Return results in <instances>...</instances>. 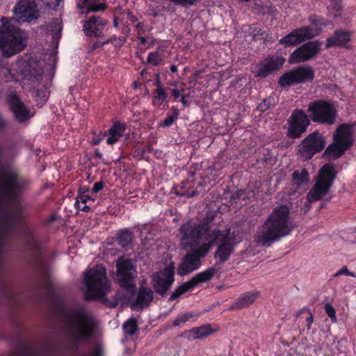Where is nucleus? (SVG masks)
<instances>
[{"label":"nucleus","mask_w":356,"mask_h":356,"mask_svg":"<svg viewBox=\"0 0 356 356\" xmlns=\"http://www.w3.org/2000/svg\"><path fill=\"white\" fill-rule=\"evenodd\" d=\"M29 181L17 171L0 165V266L6 250V239L17 223H22L27 206L22 197Z\"/></svg>","instance_id":"1"},{"label":"nucleus","mask_w":356,"mask_h":356,"mask_svg":"<svg viewBox=\"0 0 356 356\" xmlns=\"http://www.w3.org/2000/svg\"><path fill=\"white\" fill-rule=\"evenodd\" d=\"M15 17L0 20V50L4 57H10L22 51L27 44L28 34L15 24L31 22L38 17L34 0H19L13 9Z\"/></svg>","instance_id":"2"},{"label":"nucleus","mask_w":356,"mask_h":356,"mask_svg":"<svg viewBox=\"0 0 356 356\" xmlns=\"http://www.w3.org/2000/svg\"><path fill=\"white\" fill-rule=\"evenodd\" d=\"M185 232L184 243L188 245L192 241L203 240L204 244H209V249L213 243H218V249L215 253L216 257L220 259L222 262L227 261L234 251L236 243L240 241L237 238L238 232L235 229H226L220 231L216 227L209 222H202L196 225L187 222L183 225Z\"/></svg>","instance_id":"3"},{"label":"nucleus","mask_w":356,"mask_h":356,"mask_svg":"<svg viewBox=\"0 0 356 356\" xmlns=\"http://www.w3.org/2000/svg\"><path fill=\"white\" fill-rule=\"evenodd\" d=\"M17 71L22 76V85L26 90H32L35 97L44 102L48 98L47 91L48 79L44 74L43 62L35 58L19 60L11 68L8 65L0 67V76L6 81H17L13 71Z\"/></svg>","instance_id":"4"},{"label":"nucleus","mask_w":356,"mask_h":356,"mask_svg":"<svg viewBox=\"0 0 356 356\" xmlns=\"http://www.w3.org/2000/svg\"><path fill=\"white\" fill-rule=\"evenodd\" d=\"M295 229L290 216V209L286 205L275 207L261 225L255 241L263 245L286 236Z\"/></svg>","instance_id":"5"},{"label":"nucleus","mask_w":356,"mask_h":356,"mask_svg":"<svg viewBox=\"0 0 356 356\" xmlns=\"http://www.w3.org/2000/svg\"><path fill=\"white\" fill-rule=\"evenodd\" d=\"M97 322L85 309H79L70 313L65 318L64 332L72 344L87 341L94 334Z\"/></svg>","instance_id":"6"},{"label":"nucleus","mask_w":356,"mask_h":356,"mask_svg":"<svg viewBox=\"0 0 356 356\" xmlns=\"http://www.w3.org/2000/svg\"><path fill=\"white\" fill-rule=\"evenodd\" d=\"M355 131L356 121L340 124L334 131L332 142L327 146L323 154L330 159L342 156L353 145V133Z\"/></svg>","instance_id":"7"},{"label":"nucleus","mask_w":356,"mask_h":356,"mask_svg":"<svg viewBox=\"0 0 356 356\" xmlns=\"http://www.w3.org/2000/svg\"><path fill=\"white\" fill-rule=\"evenodd\" d=\"M84 283L87 299L103 300L110 291L106 269L102 265L88 269L85 273Z\"/></svg>","instance_id":"8"},{"label":"nucleus","mask_w":356,"mask_h":356,"mask_svg":"<svg viewBox=\"0 0 356 356\" xmlns=\"http://www.w3.org/2000/svg\"><path fill=\"white\" fill-rule=\"evenodd\" d=\"M182 229L183 225L179 230L181 243L185 248L192 247L193 250L191 252L186 254L182 262L179 264L177 269V274L181 276L188 275L197 269L201 265V259L204 257L209 250V244H204L203 240L200 239L198 242L191 241V243L188 245L184 244L183 238L186 233Z\"/></svg>","instance_id":"9"},{"label":"nucleus","mask_w":356,"mask_h":356,"mask_svg":"<svg viewBox=\"0 0 356 356\" xmlns=\"http://www.w3.org/2000/svg\"><path fill=\"white\" fill-rule=\"evenodd\" d=\"M334 166L327 163L323 165L316 176L315 184L307 195L309 202L318 201L325 197L336 179Z\"/></svg>","instance_id":"10"},{"label":"nucleus","mask_w":356,"mask_h":356,"mask_svg":"<svg viewBox=\"0 0 356 356\" xmlns=\"http://www.w3.org/2000/svg\"><path fill=\"white\" fill-rule=\"evenodd\" d=\"M308 112L314 122L332 125L336 122L337 111L335 106L327 102L318 100L308 105Z\"/></svg>","instance_id":"11"},{"label":"nucleus","mask_w":356,"mask_h":356,"mask_svg":"<svg viewBox=\"0 0 356 356\" xmlns=\"http://www.w3.org/2000/svg\"><path fill=\"white\" fill-rule=\"evenodd\" d=\"M325 137L318 131L310 134L299 145V153L305 160L311 159L315 154L324 149Z\"/></svg>","instance_id":"12"},{"label":"nucleus","mask_w":356,"mask_h":356,"mask_svg":"<svg viewBox=\"0 0 356 356\" xmlns=\"http://www.w3.org/2000/svg\"><path fill=\"white\" fill-rule=\"evenodd\" d=\"M321 44L322 42L318 40L310 41L302 44L290 55L289 63L296 64L314 58L320 52Z\"/></svg>","instance_id":"13"},{"label":"nucleus","mask_w":356,"mask_h":356,"mask_svg":"<svg viewBox=\"0 0 356 356\" xmlns=\"http://www.w3.org/2000/svg\"><path fill=\"white\" fill-rule=\"evenodd\" d=\"M289 128L287 134L291 138H299L307 130L310 120L304 111L295 110L288 121Z\"/></svg>","instance_id":"14"},{"label":"nucleus","mask_w":356,"mask_h":356,"mask_svg":"<svg viewBox=\"0 0 356 356\" xmlns=\"http://www.w3.org/2000/svg\"><path fill=\"white\" fill-rule=\"evenodd\" d=\"M314 77V72L311 67H299L292 70L284 75L279 80V84L282 87L312 81Z\"/></svg>","instance_id":"15"},{"label":"nucleus","mask_w":356,"mask_h":356,"mask_svg":"<svg viewBox=\"0 0 356 356\" xmlns=\"http://www.w3.org/2000/svg\"><path fill=\"white\" fill-rule=\"evenodd\" d=\"M116 278L121 286L128 288L131 286L136 268L132 260L124 257H120L116 263Z\"/></svg>","instance_id":"16"},{"label":"nucleus","mask_w":356,"mask_h":356,"mask_svg":"<svg viewBox=\"0 0 356 356\" xmlns=\"http://www.w3.org/2000/svg\"><path fill=\"white\" fill-rule=\"evenodd\" d=\"M320 33L309 26H305L293 30L285 37L280 40V43L285 46H295L298 43L311 39Z\"/></svg>","instance_id":"17"},{"label":"nucleus","mask_w":356,"mask_h":356,"mask_svg":"<svg viewBox=\"0 0 356 356\" xmlns=\"http://www.w3.org/2000/svg\"><path fill=\"white\" fill-rule=\"evenodd\" d=\"M216 272V268H210L194 276L188 282L179 286L170 296V300H175L187 291L193 289L198 284L210 280Z\"/></svg>","instance_id":"18"},{"label":"nucleus","mask_w":356,"mask_h":356,"mask_svg":"<svg viewBox=\"0 0 356 356\" xmlns=\"http://www.w3.org/2000/svg\"><path fill=\"white\" fill-rule=\"evenodd\" d=\"M174 266H168L163 271L158 272L152 276V285L155 291L164 295L174 282Z\"/></svg>","instance_id":"19"},{"label":"nucleus","mask_w":356,"mask_h":356,"mask_svg":"<svg viewBox=\"0 0 356 356\" xmlns=\"http://www.w3.org/2000/svg\"><path fill=\"white\" fill-rule=\"evenodd\" d=\"M284 63V59L281 57L266 58L254 67L252 72L255 76L264 78L271 72L278 70Z\"/></svg>","instance_id":"20"},{"label":"nucleus","mask_w":356,"mask_h":356,"mask_svg":"<svg viewBox=\"0 0 356 356\" xmlns=\"http://www.w3.org/2000/svg\"><path fill=\"white\" fill-rule=\"evenodd\" d=\"M108 22L99 16L91 17L84 22L83 28L85 34L90 37L102 38Z\"/></svg>","instance_id":"21"},{"label":"nucleus","mask_w":356,"mask_h":356,"mask_svg":"<svg viewBox=\"0 0 356 356\" xmlns=\"http://www.w3.org/2000/svg\"><path fill=\"white\" fill-rule=\"evenodd\" d=\"M7 101L10 110L17 120L22 122L33 115L15 93L11 92L8 96Z\"/></svg>","instance_id":"22"},{"label":"nucleus","mask_w":356,"mask_h":356,"mask_svg":"<svg viewBox=\"0 0 356 356\" xmlns=\"http://www.w3.org/2000/svg\"><path fill=\"white\" fill-rule=\"evenodd\" d=\"M350 32L342 30L337 31L332 36L327 38L325 47H345L350 41Z\"/></svg>","instance_id":"23"},{"label":"nucleus","mask_w":356,"mask_h":356,"mask_svg":"<svg viewBox=\"0 0 356 356\" xmlns=\"http://www.w3.org/2000/svg\"><path fill=\"white\" fill-rule=\"evenodd\" d=\"M213 330L210 325L206 324L200 327H194L188 331L184 333L185 338L190 341H194L196 339H204L209 335L211 334Z\"/></svg>","instance_id":"24"},{"label":"nucleus","mask_w":356,"mask_h":356,"mask_svg":"<svg viewBox=\"0 0 356 356\" xmlns=\"http://www.w3.org/2000/svg\"><path fill=\"white\" fill-rule=\"evenodd\" d=\"M153 300V291L145 287H140L136 300L131 305L132 309H136L138 307H144L152 302Z\"/></svg>","instance_id":"25"},{"label":"nucleus","mask_w":356,"mask_h":356,"mask_svg":"<svg viewBox=\"0 0 356 356\" xmlns=\"http://www.w3.org/2000/svg\"><path fill=\"white\" fill-rule=\"evenodd\" d=\"M259 292L250 291L243 294L230 307V309H243L251 305L259 297Z\"/></svg>","instance_id":"26"},{"label":"nucleus","mask_w":356,"mask_h":356,"mask_svg":"<svg viewBox=\"0 0 356 356\" xmlns=\"http://www.w3.org/2000/svg\"><path fill=\"white\" fill-rule=\"evenodd\" d=\"M126 130L124 124L115 122L108 130L106 143L110 145L115 144Z\"/></svg>","instance_id":"27"},{"label":"nucleus","mask_w":356,"mask_h":356,"mask_svg":"<svg viewBox=\"0 0 356 356\" xmlns=\"http://www.w3.org/2000/svg\"><path fill=\"white\" fill-rule=\"evenodd\" d=\"M24 239L25 245L29 250H37L39 248L38 242L35 236L34 232L29 228L24 232Z\"/></svg>","instance_id":"28"},{"label":"nucleus","mask_w":356,"mask_h":356,"mask_svg":"<svg viewBox=\"0 0 356 356\" xmlns=\"http://www.w3.org/2000/svg\"><path fill=\"white\" fill-rule=\"evenodd\" d=\"M292 177L294 184L298 187L307 184L309 181L308 172L305 169L295 171Z\"/></svg>","instance_id":"29"},{"label":"nucleus","mask_w":356,"mask_h":356,"mask_svg":"<svg viewBox=\"0 0 356 356\" xmlns=\"http://www.w3.org/2000/svg\"><path fill=\"white\" fill-rule=\"evenodd\" d=\"M168 94L165 92L164 88L161 86H159L154 90V95L153 97V104L154 105L160 106L165 101Z\"/></svg>","instance_id":"30"},{"label":"nucleus","mask_w":356,"mask_h":356,"mask_svg":"<svg viewBox=\"0 0 356 356\" xmlns=\"http://www.w3.org/2000/svg\"><path fill=\"white\" fill-rule=\"evenodd\" d=\"M117 240L122 248H127L132 241V234L128 230L122 231L118 234Z\"/></svg>","instance_id":"31"},{"label":"nucleus","mask_w":356,"mask_h":356,"mask_svg":"<svg viewBox=\"0 0 356 356\" xmlns=\"http://www.w3.org/2000/svg\"><path fill=\"white\" fill-rule=\"evenodd\" d=\"M147 62L154 66L163 65L165 63L163 56L159 51L149 53Z\"/></svg>","instance_id":"32"},{"label":"nucleus","mask_w":356,"mask_h":356,"mask_svg":"<svg viewBox=\"0 0 356 356\" xmlns=\"http://www.w3.org/2000/svg\"><path fill=\"white\" fill-rule=\"evenodd\" d=\"M123 328L125 333L131 335L135 334L137 330V323L136 320L130 318L124 324Z\"/></svg>","instance_id":"33"},{"label":"nucleus","mask_w":356,"mask_h":356,"mask_svg":"<svg viewBox=\"0 0 356 356\" xmlns=\"http://www.w3.org/2000/svg\"><path fill=\"white\" fill-rule=\"evenodd\" d=\"M329 9L330 12H332L333 15L337 17L340 14L342 9V4L341 0H330Z\"/></svg>","instance_id":"34"},{"label":"nucleus","mask_w":356,"mask_h":356,"mask_svg":"<svg viewBox=\"0 0 356 356\" xmlns=\"http://www.w3.org/2000/svg\"><path fill=\"white\" fill-rule=\"evenodd\" d=\"M325 310L327 316L331 318L333 323L337 322L336 312L334 308L330 303L325 305Z\"/></svg>","instance_id":"35"},{"label":"nucleus","mask_w":356,"mask_h":356,"mask_svg":"<svg viewBox=\"0 0 356 356\" xmlns=\"http://www.w3.org/2000/svg\"><path fill=\"white\" fill-rule=\"evenodd\" d=\"M342 275H347V276H350V277H356V274L355 273L350 272L348 270V267L346 266H342L339 270H338L333 275V276L334 277H339V276Z\"/></svg>","instance_id":"36"},{"label":"nucleus","mask_w":356,"mask_h":356,"mask_svg":"<svg viewBox=\"0 0 356 356\" xmlns=\"http://www.w3.org/2000/svg\"><path fill=\"white\" fill-rule=\"evenodd\" d=\"M88 6H89L86 8V13H88L91 11L97 12L99 10H104L106 8L105 5L103 3H90Z\"/></svg>","instance_id":"37"},{"label":"nucleus","mask_w":356,"mask_h":356,"mask_svg":"<svg viewBox=\"0 0 356 356\" xmlns=\"http://www.w3.org/2000/svg\"><path fill=\"white\" fill-rule=\"evenodd\" d=\"M192 316H193L192 314L190 313H187V314H184L178 316L176 318V319L174 321L173 325L175 326H178V325H181V323H185L187 321H188Z\"/></svg>","instance_id":"38"},{"label":"nucleus","mask_w":356,"mask_h":356,"mask_svg":"<svg viewBox=\"0 0 356 356\" xmlns=\"http://www.w3.org/2000/svg\"><path fill=\"white\" fill-rule=\"evenodd\" d=\"M170 1L173 2L174 3L179 4L182 6L186 7V6H192L195 3H197L201 0H170Z\"/></svg>","instance_id":"39"},{"label":"nucleus","mask_w":356,"mask_h":356,"mask_svg":"<svg viewBox=\"0 0 356 356\" xmlns=\"http://www.w3.org/2000/svg\"><path fill=\"white\" fill-rule=\"evenodd\" d=\"M89 200L94 201V199L87 195L81 194L77 197V200L74 203V205L76 206L79 205L80 204H86Z\"/></svg>","instance_id":"40"},{"label":"nucleus","mask_w":356,"mask_h":356,"mask_svg":"<svg viewBox=\"0 0 356 356\" xmlns=\"http://www.w3.org/2000/svg\"><path fill=\"white\" fill-rule=\"evenodd\" d=\"M175 119H176V118L174 116H172V115L167 117L163 120V122L162 123V126L163 127H169V126L172 125L174 123V122L175 121Z\"/></svg>","instance_id":"41"},{"label":"nucleus","mask_w":356,"mask_h":356,"mask_svg":"<svg viewBox=\"0 0 356 356\" xmlns=\"http://www.w3.org/2000/svg\"><path fill=\"white\" fill-rule=\"evenodd\" d=\"M76 6L79 9H84L90 3V0H76Z\"/></svg>","instance_id":"42"},{"label":"nucleus","mask_w":356,"mask_h":356,"mask_svg":"<svg viewBox=\"0 0 356 356\" xmlns=\"http://www.w3.org/2000/svg\"><path fill=\"white\" fill-rule=\"evenodd\" d=\"M270 103L268 99H264L263 102H261L258 108L261 111L264 112L266 109L269 108Z\"/></svg>","instance_id":"43"},{"label":"nucleus","mask_w":356,"mask_h":356,"mask_svg":"<svg viewBox=\"0 0 356 356\" xmlns=\"http://www.w3.org/2000/svg\"><path fill=\"white\" fill-rule=\"evenodd\" d=\"M104 187V184L102 182H96L94 186H93V188H92V192L95 193H98L99 191H100Z\"/></svg>","instance_id":"44"},{"label":"nucleus","mask_w":356,"mask_h":356,"mask_svg":"<svg viewBox=\"0 0 356 356\" xmlns=\"http://www.w3.org/2000/svg\"><path fill=\"white\" fill-rule=\"evenodd\" d=\"M311 22L315 26H322L327 24V22L322 18L314 19L311 20Z\"/></svg>","instance_id":"45"},{"label":"nucleus","mask_w":356,"mask_h":356,"mask_svg":"<svg viewBox=\"0 0 356 356\" xmlns=\"http://www.w3.org/2000/svg\"><path fill=\"white\" fill-rule=\"evenodd\" d=\"M184 92V88H181V90L178 89H172V94L175 99H178L181 97V92Z\"/></svg>","instance_id":"46"},{"label":"nucleus","mask_w":356,"mask_h":356,"mask_svg":"<svg viewBox=\"0 0 356 356\" xmlns=\"http://www.w3.org/2000/svg\"><path fill=\"white\" fill-rule=\"evenodd\" d=\"M54 23H55V24L56 26V29H57V31H58L56 33H54V35L53 36L54 38H56L58 37V35L59 34V33L61 31V26H60V24L58 20H56Z\"/></svg>","instance_id":"47"},{"label":"nucleus","mask_w":356,"mask_h":356,"mask_svg":"<svg viewBox=\"0 0 356 356\" xmlns=\"http://www.w3.org/2000/svg\"><path fill=\"white\" fill-rule=\"evenodd\" d=\"M83 206H81V204L79 205L75 206L77 209H79L81 211H88L90 210V208L88 206L86 205V204H83Z\"/></svg>","instance_id":"48"},{"label":"nucleus","mask_w":356,"mask_h":356,"mask_svg":"<svg viewBox=\"0 0 356 356\" xmlns=\"http://www.w3.org/2000/svg\"><path fill=\"white\" fill-rule=\"evenodd\" d=\"M6 124V120L3 118V117L0 115V127H3Z\"/></svg>","instance_id":"49"},{"label":"nucleus","mask_w":356,"mask_h":356,"mask_svg":"<svg viewBox=\"0 0 356 356\" xmlns=\"http://www.w3.org/2000/svg\"><path fill=\"white\" fill-rule=\"evenodd\" d=\"M139 41H140V44H144L147 42L145 38H144V37L139 38Z\"/></svg>","instance_id":"50"},{"label":"nucleus","mask_w":356,"mask_h":356,"mask_svg":"<svg viewBox=\"0 0 356 356\" xmlns=\"http://www.w3.org/2000/svg\"><path fill=\"white\" fill-rule=\"evenodd\" d=\"M181 102L185 105V106H187L188 105V101H187V99L186 98H184V97H181Z\"/></svg>","instance_id":"51"},{"label":"nucleus","mask_w":356,"mask_h":356,"mask_svg":"<svg viewBox=\"0 0 356 356\" xmlns=\"http://www.w3.org/2000/svg\"><path fill=\"white\" fill-rule=\"evenodd\" d=\"M170 70L172 72H176L177 71V67L175 65H172L170 67Z\"/></svg>","instance_id":"52"},{"label":"nucleus","mask_w":356,"mask_h":356,"mask_svg":"<svg viewBox=\"0 0 356 356\" xmlns=\"http://www.w3.org/2000/svg\"><path fill=\"white\" fill-rule=\"evenodd\" d=\"M189 96H190V95H189L188 94H186V93L184 92V91L183 92H181V97H184V98H186V99H187L188 97H189Z\"/></svg>","instance_id":"53"},{"label":"nucleus","mask_w":356,"mask_h":356,"mask_svg":"<svg viewBox=\"0 0 356 356\" xmlns=\"http://www.w3.org/2000/svg\"><path fill=\"white\" fill-rule=\"evenodd\" d=\"M196 192L195 191H193V193H186L185 194L186 196L188 197H193L195 195Z\"/></svg>","instance_id":"54"},{"label":"nucleus","mask_w":356,"mask_h":356,"mask_svg":"<svg viewBox=\"0 0 356 356\" xmlns=\"http://www.w3.org/2000/svg\"><path fill=\"white\" fill-rule=\"evenodd\" d=\"M50 58H51L52 63L54 64L55 61H56L55 56L52 54V55H51Z\"/></svg>","instance_id":"55"},{"label":"nucleus","mask_w":356,"mask_h":356,"mask_svg":"<svg viewBox=\"0 0 356 356\" xmlns=\"http://www.w3.org/2000/svg\"><path fill=\"white\" fill-rule=\"evenodd\" d=\"M100 141H101V139H100V138H99V139H97V140H95V141L94 142V144H95V145H97V144H99V143H100Z\"/></svg>","instance_id":"56"},{"label":"nucleus","mask_w":356,"mask_h":356,"mask_svg":"<svg viewBox=\"0 0 356 356\" xmlns=\"http://www.w3.org/2000/svg\"><path fill=\"white\" fill-rule=\"evenodd\" d=\"M307 321H312V319H309V318H307Z\"/></svg>","instance_id":"57"},{"label":"nucleus","mask_w":356,"mask_h":356,"mask_svg":"<svg viewBox=\"0 0 356 356\" xmlns=\"http://www.w3.org/2000/svg\"><path fill=\"white\" fill-rule=\"evenodd\" d=\"M307 321H312V319H309V318H307Z\"/></svg>","instance_id":"58"},{"label":"nucleus","mask_w":356,"mask_h":356,"mask_svg":"<svg viewBox=\"0 0 356 356\" xmlns=\"http://www.w3.org/2000/svg\"><path fill=\"white\" fill-rule=\"evenodd\" d=\"M307 321H312V319H309V318H307Z\"/></svg>","instance_id":"59"}]
</instances>
